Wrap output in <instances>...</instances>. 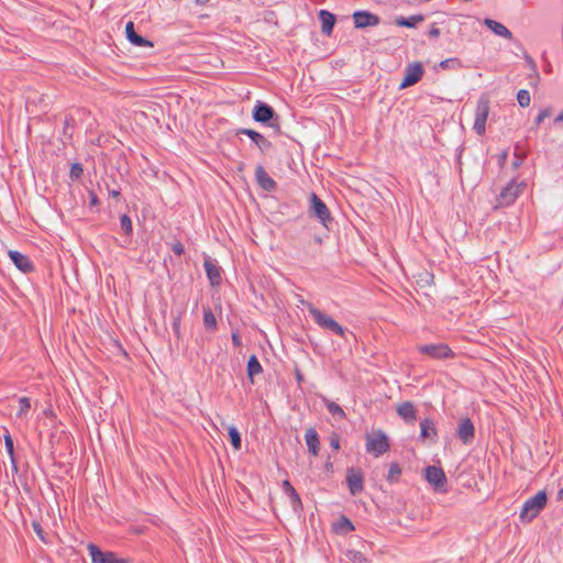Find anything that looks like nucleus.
Wrapping results in <instances>:
<instances>
[{
    "label": "nucleus",
    "instance_id": "nucleus-6",
    "mask_svg": "<svg viewBox=\"0 0 563 563\" xmlns=\"http://www.w3.org/2000/svg\"><path fill=\"white\" fill-rule=\"evenodd\" d=\"M419 353L434 360H446L454 357V352L445 343L421 344L417 346Z\"/></svg>",
    "mask_w": 563,
    "mask_h": 563
},
{
    "label": "nucleus",
    "instance_id": "nucleus-3",
    "mask_svg": "<svg viewBox=\"0 0 563 563\" xmlns=\"http://www.w3.org/2000/svg\"><path fill=\"white\" fill-rule=\"evenodd\" d=\"M309 216L311 218L318 219L319 222L328 230L331 229V225L334 222L331 212L325 205V202L316 194L311 192L309 195Z\"/></svg>",
    "mask_w": 563,
    "mask_h": 563
},
{
    "label": "nucleus",
    "instance_id": "nucleus-22",
    "mask_svg": "<svg viewBox=\"0 0 563 563\" xmlns=\"http://www.w3.org/2000/svg\"><path fill=\"white\" fill-rule=\"evenodd\" d=\"M125 34L126 38L130 43H132L135 46H148L153 47V43L142 35L137 34L134 29V23L132 21H129L125 25Z\"/></svg>",
    "mask_w": 563,
    "mask_h": 563
},
{
    "label": "nucleus",
    "instance_id": "nucleus-48",
    "mask_svg": "<svg viewBox=\"0 0 563 563\" xmlns=\"http://www.w3.org/2000/svg\"><path fill=\"white\" fill-rule=\"evenodd\" d=\"M231 340L235 347H240L242 345V339L238 330L232 331Z\"/></svg>",
    "mask_w": 563,
    "mask_h": 563
},
{
    "label": "nucleus",
    "instance_id": "nucleus-43",
    "mask_svg": "<svg viewBox=\"0 0 563 563\" xmlns=\"http://www.w3.org/2000/svg\"><path fill=\"white\" fill-rule=\"evenodd\" d=\"M32 528L34 530V532L36 533V536L38 537V539L44 542L45 544L48 543V540H47V534L46 532L44 531L43 527L41 526V523L36 520H34L32 522Z\"/></svg>",
    "mask_w": 563,
    "mask_h": 563
},
{
    "label": "nucleus",
    "instance_id": "nucleus-28",
    "mask_svg": "<svg viewBox=\"0 0 563 563\" xmlns=\"http://www.w3.org/2000/svg\"><path fill=\"white\" fill-rule=\"evenodd\" d=\"M263 372V366L261 365L257 356L255 354L251 355L247 360L246 373L247 378L251 384H254V376L261 374Z\"/></svg>",
    "mask_w": 563,
    "mask_h": 563
},
{
    "label": "nucleus",
    "instance_id": "nucleus-42",
    "mask_svg": "<svg viewBox=\"0 0 563 563\" xmlns=\"http://www.w3.org/2000/svg\"><path fill=\"white\" fill-rule=\"evenodd\" d=\"M82 174H84V168H82V165L80 163L71 164L70 172H69V177L73 180L80 179L82 177Z\"/></svg>",
    "mask_w": 563,
    "mask_h": 563
},
{
    "label": "nucleus",
    "instance_id": "nucleus-11",
    "mask_svg": "<svg viewBox=\"0 0 563 563\" xmlns=\"http://www.w3.org/2000/svg\"><path fill=\"white\" fill-rule=\"evenodd\" d=\"M424 74L423 66L420 62L409 64L405 69V76L399 85V89H405L418 84Z\"/></svg>",
    "mask_w": 563,
    "mask_h": 563
},
{
    "label": "nucleus",
    "instance_id": "nucleus-38",
    "mask_svg": "<svg viewBox=\"0 0 563 563\" xmlns=\"http://www.w3.org/2000/svg\"><path fill=\"white\" fill-rule=\"evenodd\" d=\"M439 67H441L442 69H457L462 67V62L456 57H451L441 60Z\"/></svg>",
    "mask_w": 563,
    "mask_h": 563
},
{
    "label": "nucleus",
    "instance_id": "nucleus-40",
    "mask_svg": "<svg viewBox=\"0 0 563 563\" xmlns=\"http://www.w3.org/2000/svg\"><path fill=\"white\" fill-rule=\"evenodd\" d=\"M517 101H518L519 106L522 108L529 107L530 101H531L530 92L526 89H520L517 92Z\"/></svg>",
    "mask_w": 563,
    "mask_h": 563
},
{
    "label": "nucleus",
    "instance_id": "nucleus-18",
    "mask_svg": "<svg viewBox=\"0 0 563 563\" xmlns=\"http://www.w3.org/2000/svg\"><path fill=\"white\" fill-rule=\"evenodd\" d=\"M8 255L16 268H19L22 273L27 274L34 272L35 266L26 255L20 253L19 251H9Z\"/></svg>",
    "mask_w": 563,
    "mask_h": 563
},
{
    "label": "nucleus",
    "instance_id": "nucleus-31",
    "mask_svg": "<svg viewBox=\"0 0 563 563\" xmlns=\"http://www.w3.org/2000/svg\"><path fill=\"white\" fill-rule=\"evenodd\" d=\"M322 401L324 404V406L327 407L328 411L333 416V417H336V418H340V419H345L346 418V415L344 412V410L334 401L325 398V397H322Z\"/></svg>",
    "mask_w": 563,
    "mask_h": 563
},
{
    "label": "nucleus",
    "instance_id": "nucleus-29",
    "mask_svg": "<svg viewBox=\"0 0 563 563\" xmlns=\"http://www.w3.org/2000/svg\"><path fill=\"white\" fill-rule=\"evenodd\" d=\"M203 327L209 332H214L218 329V322L214 313L209 306L203 307Z\"/></svg>",
    "mask_w": 563,
    "mask_h": 563
},
{
    "label": "nucleus",
    "instance_id": "nucleus-21",
    "mask_svg": "<svg viewBox=\"0 0 563 563\" xmlns=\"http://www.w3.org/2000/svg\"><path fill=\"white\" fill-rule=\"evenodd\" d=\"M282 487L284 493L289 497L292 509L295 511H301L303 509L301 498L291 483L288 479H284Z\"/></svg>",
    "mask_w": 563,
    "mask_h": 563
},
{
    "label": "nucleus",
    "instance_id": "nucleus-2",
    "mask_svg": "<svg viewBox=\"0 0 563 563\" xmlns=\"http://www.w3.org/2000/svg\"><path fill=\"white\" fill-rule=\"evenodd\" d=\"M307 308L309 313L312 316L314 322L323 330H328L343 339H345L349 330L341 324H339L334 319L330 316L325 314L323 311L314 307L311 302H307Z\"/></svg>",
    "mask_w": 563,
    "mask_h": 563
},
{
    "label": "nucleus",
    "instance_id": "nucleus-46",
    "mask_svg": "<svg viewBox=\"0 0 563 563\" xmlns=\"http://www.w3.org/2000/svg\"><path fill=\"white\" fill-rule=\"evenodd\" d=\"M170 249L177 256H181L185 253L184 244L177 239L170 243Z\"/></svg>",
    "mask_w": 563,
    "mask_h": 563
},
{
    "label": "nucleus",
    "instance_id": "nucleus-12",
    "mask_svg": "<svg viewBox=\"0 0 563 563\" xmlns=\"http://www.w3.org/2000/svg\"><path fill=\"white\" fill-rule=\"evenodd\" d=\"M346 484L352 496L361 494L364 489V475L361 468L349 467Z\"/></svg>",
    "mask_w": 563,
    "mask_h": 563
},
{
    "label": "nucleus",
    "instance_id": "nucleus-17",
    "mask_svg": "<svg viewBox=\"0 0 563 563\" xmlns=\"http://www.w3.org/2000/svg\"><path fill=\"white\" fill-rule=\"evenodd\" d=\"M203 266L210 285L212 287L220 286L222 283V268L219 265H217V262L211 260L210 257L205 258Z\"/></svg>",
    "mask_w": 563,
    "mask_h": 563
},
{
    "label": "nucleus",
    "instance_id": "nucleus-30",
    "mask_svg": "<svg viewBox=\"0 0 563 563\" xmlns=\"http://www.w3.org/2000/svg\"><path fill=\"white\" fill-rule=\"evenodd\" d=\"M120 227L125 236V242L130 244L133 235V224L131 218L128 214H122L120 217Z\"/></svg>",
    "mask_w": 563,
    "mask_h": 563
},
{
    "label": "nucleus",
    "instance_id": "nucleus-39",
    "mask_svg": "<svg viewBox=\"0 0 563 563\" xmlns=\"http://www.w3.org/2000/svg\"><path fill=\"white\" fill-rule=\"evenodd\" d=\"M263 21H264V23L273 25V26H278L279 25L277 13L275 11H273V10H265L264 11V13H263Z\"/></svg>",
    "mask_w": 563,
    "mask_h": 563
},
{
    "label": "nucleus",
    "instance_id": "nucleus-58",
    "mask_svg": "<svg viewBox=\"0 0 563 563\" xmlns=\"http://www.w3.org/2000/svg\"><path fill=\"white\" fill-rule=\"evenodd\" d=\"M296 377H297L298 382L302 380V374L301 373L297 372Z\"/></svg>",
    "mask_w": 563,
    "mask_h": 563
},
{
    "label": "nucleus",
    "instance_id": "nucleus-50",
    "mask_svg": "<svg viewBox=\"0 0 563 563\" xmlns=\"http://www.w3.org/2000/svg\"><path fill=\"white\" fill-rule=\"evenodd\" d=\"M440 33H441V32H440V29H439V27H437L435 23H433V24L430 26V29H429L428 35H429L430 37L437 38V37H439V36H440Z\"/></svg>",
    "mask_w": 563,
    "mask_h": 563
},
{
    "label": "nucleus",
    "instance_id": "nucleus-32",
    "mask_svg": "<svg viewBox=\"0 0 563 563\" xmlns=\"http://www.w3.org/2000/svg\"><path fill=\"white\" fill-rule=\"evenodd\" d=\"M401 473L402 470L398 462L390 463L388 474L386 476L387 482L391 485L398 483L400 481Z\"/></svg>",
    "mask_w": 563,
    "mask_h": 563
},
{
    "label": "nucleus",
    "instance_id": "nucleus-51",
    "mask_svg": "<svg viewBox=\"0 0 563 563\" xmlns=\"http://www.w3.org/2000/svg\"><path fill=\"white\" fill-rule=\"evenodd\" d=\"M324 470L325 472H330L332 473L333 472V464L332 462L330 461V459L327 461V463L324 464Z\"/></svg>",
    "mask_w": 563,
    "mask_h": 563
},
{
    "label": "nucleus",
    "instance_id": "nucleus-34",
    "mask_svg": "<svg viewBox=\"0 0 563 563\" xmlns=\"http://www.w3.org/2000/svg\"><path fill=\"white\" fill-rule=\"evenodd\" d=\"M228 434H229L230 443L233 446V449L236 451L241 450L242 439H241V434H240L238 428L234 426H230L228 428Z\"/></svg>",
    "mask_w": 563,
    "mask_h": 563
},
{
    "label": "nucleus",
    "instance_id": "nucleus-49",
    "mask_svg": "<svg viewBox=\"0 0 563 563\" xmlns=\"http://www.w3.org/2000/svg\"><path fill=\"white\" fill-rule=\"evenodd\" d=\"M100 201L95 191H89V208H93L99 206Z\"/></svg>",
    "mask_w": 563,
    "mask_h": 563
},
{
    "label": "nucleus",
    "instance_id": "nucleus-35",
    "mask_svg": "<svg viewBox=\"0 0 563 563\" xmlns=\"http://www.w3.org/2000/svg\"><path fill=\"white\" fill-rule=\"evenodd\" d=\"M183 314H184L183 311H178L177 313L172 312V317H173L172 329H173V332H174L175 336L177 338V340L181 339L180 325H181Z\"/></svg>",
    "mask_w": 563,
    "mask_h": 563
},
{
    "label": "nucleus",
    "instance_id": "nucleus-8",
    "mask_svg": "<svg viewBox=\"0 0 563 563\" xmlns=\"http://www.w3.org/2000/svg\"><path fill=\"white\" fill-rule=\"evenodd\" d=\"M426 479L433 486L434 490L446 493V475L442 467L429 465L424 468Z\"/></svg>",
    "mask_w": 563,
    "mask_h": 563
},
{
    "label": "nucleus",
    "instance_id": "nucleus-52",
    "mask_svg": "<svg viewBox=\"0 0 563 563\" xmlns=\"http://www.w3.org/2000/svg\"><path fill=\"white\" fill-rule=\"evenodd\" d=\"M527 59H528V64H530V65H531V67H532L533 71L536 73V78H537V79H539V75H538V73L536 71V63H534V60H533L531 57H527Z\"/></svg>",
    "mask_w": 563,
    "mask_h": 563
},
{
    "label": "nucleus",
    "instance_id": "nucleus-13",
    "mask_svg": "<svg viewBox=\"0 0 563 563\" xmlns=\"http://www.w3.org/2000/svg\"><path fill=\"white\" fill-rule=\"evenodd\" d=\"M456 437L465 445L473 443V441L475 439V427H474L473 421L468 417H464V418L460 419L459 426L456 429Z\"/></svg>",
    "mask_w": 563,
    "mask_h": 563
},
{
    "label": "nucleus",
    "instance_id": "nucleus-56",
    "mask_svg": "<svg viewBox=\"0 0 563 563\" xmlns=\"http://www.w3.org/2000/svg\"><path fill=\"white\" fill-rule=\"evenodd\" d=\"M558 500H563V487L558 492Z\"/></svg>",
    "mask_w": 563,
    "mask_h": 563
},
{
    "label": "nucleus",
    "instance_id": "nucleus-1",
    "mask_svg": "<svg viewBox=\"0 0 563 563\" xmlns=\"http://www.w3.org/2000/svg\"><path fill=\"white\" fill-rule=\"evenodd\" d=\"M252 119L263 126L271 128L274 135L283 134L280 117L271 104L257 100L252 110Z\"/></svg>",
    "mask_w": 563,
    "mask_h": 563
},
{
    "label": "nucleus",
    "instance_id": "nucleus-23",
    "mask_svg": "<svg viewBox=\"0 0 563 563\" xmlns=\"http://www.w3.org/2000/svg\"><path fill=\"white\" fill-rule=\"evenodd\" d=\"M398 416L407 423H413L417 419V409L411 401H404L397 406Z\"/></svg>",
    "mask_w": 563,
    "mask_h": 563
},
{
    "label": "nucleus",
    "instance_id": "nucleus-57",
    "mask_svg": "<svg viewBox=\"0 0 563 563\" xmlns=\"http://www.w3.org/2000/svg\"><path fill=\"white\" fill-rule=\"evenodd\" d=\"M563 121V111L555 118V122Z\"/></svg>",
    "mask_w": 563,
    "mask_h": 563
},
{
    "label": "nucleus",
    "instance_id": "nucleus-45",
    "mask_svg": "<svg viewBox=\"0 0 563 563\" xmlns=\"http://www.w3.org/2000/svg\"><path fill=\"white\" fill-rule=\"evenodd\" d=\"M551 114V109L550 108H545V109H542L538 115L534 119V126L533 129H538L539 125L543 122V120L548 117H550Z\"/></svg>",
    "mask_w": 563,
    "mask_h": 563
},
{
    "label": "nucleus",
    "instance_id": "nucleus-10",
    "mask_svg": "<svg viewBox=\"0 0 563 563\" xmlns=\"http://www.w3.org/2000/svg\"><path fill=\"white\" fill-rule=\"evenodd\" d=\"M522 187H525V183L517 184L516 180L512 179L501 189L499 196L497 197L498 205L500 207H509L514 205L522 192Z\"/></svg>",
    "mask_w": 563,
    "mask_h": 563
},
{
    "label": "nucleus",
    "instance_id": "nucleus-41",
    "mask_svg": "<svg viewBox=\"0 0 563 563\" xmlns=\"http://www.w3.org/2000/svg\"><path fill=\"white\" fill-rule=\"evenodd\" d=\"M30 408H31V400H30V398H27V397H20L19 398V410L16 412V416L19 418L25 416L26 412L30 410Z\"/></svg>",
    "mask_w": 563,
    "mask_h": 563
},
{
    "label": "nucleus",
    "instance_id": "nucleus-53",
    "mask_svg": "<svg viewBox=\"0 0 563 563\" xmlns=\"http://www.w3.org/2000/svg\"><path fill=\"white\" fill-rule=\"evenodd\" d=\"M506 158H507V152H503L500 155H499V164L503 166L506 162Z\"/></svg>",
    "mask_w": 563,
    "mask_h": 563
},
{
    "label": "nucleus",
    "instance_id": "nucleus-44",
    "mask_svg": "<svg viewBox=\"0 0 563 563\" xmlns=\"http://www.w3.org/2000/svg\"><path fill=\"white\" fill-rule=\"evenodd\" d=\"M347 558L353 563H368V559L360 551H350Z\"/></svg>",
    "mask_w": 563,
    "mask_h": 563
},
{
    "label": "nucleus",
    "instance_id": "nucleus-54",
    "mask_svg": "<svg viewBox=\"0 0 563 563\" xmlns=\"http://www.w3.org/2000/svg\"><path fill=\"white\" fill-rule=\"evenodd\" d=\"M109 195L113 198H119L121 196V192H120V190L112 189V190H109Z\"/></svg>",
    "mask_w": 563,
    "mask_h": 563
},
{
    "label": "nucleus",
    "instance_id": "nucleus-25",
    "mask_svg": "<svg viewBox=\"0 0 563 563\" xmlns=\"http://www.w3.org/2000/svg\"><path fill=\"white\" fill-rule=\"evenodd\" d=\"M305 440L309 453L312 454L313 456H317L320 451V440L317 430L312 427L308 428L306 430Z\"/></svg>",
    "mask_w": 563,
    "mask_h": 563
},
{
    "label": "nucleus",
    "instance_id": "nucleus-26",
    "mask_svg": "<svg viewBox=\"0 0 563 563\" xmlns=\"http://www.w3.org/2000/svg\"><path fill=\"white\" fill-rule=\"evenodd\" d=\"M332 530L338 534H347L355 530L353 522L344 515L332 523Z\"/></svg>",
    "mask_w": 563,
    "mask_h": 563
},
{
    "label": "nucleus",
    "instance_id": "nucleus-24",
    "mask_svg": "<svg viewBox=\"0 0 563 563\" xmlns=\"http://www.w3.org/2000/svg\"><path fill=\"white\" fill-rule=\"evenodd\" d=\"M483 24L487 29H489L494 34H496L500 37H504L507 40L512 38V33L503 23H500L498 21L486 18V19H484Z\"/></svg>",
    "mask_w": 563,
    "mask_h": 563
},
{
    "label": "nucleus",
    "instance_id": "nucleus-9",
    "mask_svg": "<svg viewBox=\"0 0 563 563\" xmlns=\"http://www.w3.org/2000/svg\"><path fill=\"white\" fill-rule=\"evenodd\" d=\"M239 135H245L250 137L252 143L260 150L262 154H266L273 147V143L264 134L256 130L239 128L235 131V136Z\"/></svg>",
    "mask_w": 563,
    "mask_h": 563
},
{
    "label": "nucleus",
    "instance_id": "nucleus-55",
    "mask_svg": "<svg viewBox=\"0 0 563 563\" xmlns=\"http://www.w3.org/2000/svg\"><path fill=\"white\" fill-rule=\"evenodd\" d=\"M210 0H196L197 5H206Z\"/></svg>",
    "mask_w": 563,
    "mask_h": 563
},
{
    "label": "nucleus",
    "instance_id": "nucleus-33",
    "mask_svg": "<svg viewBox=\"0 0 563 563\" xmlns=\"http://www.w3.org/2000/svg\"><path fill=\"white\" fill-rule=\"evenodd\" d=\"M4 445H5V450L11 460L12 470L16 472L18 464H16V459H15V454H14V444H13V439L9 432H7V434L4 435Z\"/></svg>",
    "mask_w": 563,
    "mask_h": 563
},
{
    "label": "nucleus",
    "instance_id": "nucleus-36",
    "mask_svg": "<svg viewBox=\"0 0 563 563\" xmlns=\"http://www.w3.org/2000/svg\"><path fill=\"white\" fill-rule=\"evenodd\" d=\"M515 159L512 162L514 168L520 167L525 159L527 158V152L525 150L521 151V146L517 143L515 145V153H514Z\"/></svg>",
    "mask_w": 563,
    "mask_h": 563
},
{
    "label": "nucleus",
    "instance_id": "nucleus-14",
    "mask_svg": "<svg viewBox=\"0 0 563 563\" xmlns=\"http://www.w3.org/2000/svg\"><path fill=\"white\" fill-rule=\"evenodd\" d=\"M355 29H365L367 26H376L380 22V18L366 10L355 11L352 15Z\"/></svg>",
    "mask_w": 563,
    "mask_h": 563
},
{
    "label": "nucleus",
    "instance_id": "nucleus-15",
    "mask_svg": "<svg viewBox=\"0 0 563 563\" xmlns=\"http://www.w3.org/2000/svg\"><path fill=\"white\" fill-rule=\"evenodd\" d=\"M389 440L384 432H379L376 438H367L366 450L374 452L376 456L389 451Z\"/></svg>",
    "mask_w": 563,
    "mask_h": 563
},
{
    "label": "nucleus",
    "instance_id": "nucleus-4",
    "mask_svg": "<svg viewBox=\"0 0 563 563\" xmlns=\"http://www.w3.org/2000/svg\"><path fill=\"white\" fill-rule=\"evenodd\" d=\"M548 495L545 490L538 492L533 497L527 499L520 511L522 522H531L547 506Z\"/></svg>",
    "mask_w": 563,
    "mask_h": 563
},
{
    "label": "nucleus",
    "instance_id": "nucleus-16",
    "mask_svg": "<svg viewBox=\"0 0 563 563\" xmlns=\"http://www.w3.org/2000/svg\"><path fill=\"white\" fill-rule=\"evenodd\" d=\"M255 180L257 185L267 192H273L277 189V183L266 173L263 165L256 166Z\"/></svg>",
    "mask_w": 563,
    "mask_h": 563
},
{
    "label": "nucleus",
    "instance_id": "nucleus-47",
    "mask_svg": "<svg viewBox=\"0 0 563 563\" xmlns=\"http://www.w3.org/2000/svg\"><path fill=\"white\" fill-rule=\"evenodd\" d=\"M329 441H330V446L338 451L340 449V434L336 433V432H332L330 438H329Z\"/></svg>",
    "mask_w": 563,
    "mask_h": 563
},
{
    "label": "nucleus",
    "instance_id": "nucleus-27",
    "mask_svg": "<svg viewBox=\"0 0 563 563\" xmlns=\"http://www.w3.org/2000/svg\"><path fill=\"white\" fill-rule=\"evenodd\" d=\"M426 20L423 14H415L411 16H396L395 24L401 27L415 29L417 25Z\"/></svg>",
    "mask_w": 563,
    "mask_h": 563
},
{
    "label": "nucleus",
    "instance_id": "nucleus-19",
    "mask_svg": "<svg viewBox=\"0 0 563 563\" xmlns=\"http://www.w3.org/2000/svg\"><path fill=\"white\" fill-rule=\"evenodd\" d=\"M421 440H430L431 443L438 442V430L432 419L424 418L420 421Z\"/></svg>",
    "mask_w": 563,
    "mask_h": 563
},
{
    "label": "nucleus",
    "instance_id": "nucleus-20",
    "mask_svg": "<svg viewBox=\"0 0 563 563\" xmlns=\"http://www.w3.org/2000/svg\"><path fill=\"white\" fill-rule=\"evenodd\" d=\"M318 19L321 22V32L330 36L336 22V16L332 12L321 9L318 12Z\"/></svg>",
    "mask_w": 563,
    "mask_h": 563
},
{
    "label": "nucleus",
    "instance_id": "nucleus-7",
    "mask_svg": "<svg viewBox=\"0 0 563 563\" xmlns=\"http://www.w3.org/2000/svg\"><path fill=\"white\" fill-rule=\"evenodd\" d=\"M87 550L92 563H131L129 559L118 558L114 552L102 551L95 543H89Z\"/></svg>",
    "mask_w": 563,
    "mask_h": 563
},
{
    "label": "nucleus",
    "instance_id": "nucleus-5",
    "mask_svg": "<svg viewBox=\"0 0 563 563\" xmlns=\"http://www.w3.org/2000/svg\"><path fill=\"white\" fill-rule=\"evenodd\" d=\"M489 103L490 101L486 93H483L477 101L473 129L479 136H483L486 132V121L490 110Z\"/></svg>",
    "mask_w": 563,
    "mask_h": 563
},
{
    "label": "nucleus",
    "instance_id": "nucleus-37",
    "mask_svg": "<svg viewBox=\"0 0 563 563\" xmlns=\"http://www.w3.org/2000/svg\"><path fill=\"white\" fill-rule=\"evenodd\" d=\"M76 125V119L71 114H66L64 118V128L63 133L64 135H67L68 137H71L73 135V129Z\"/></svg>",
    "mask_w": 563,
    "mask_h": 563
}]
</instances>
